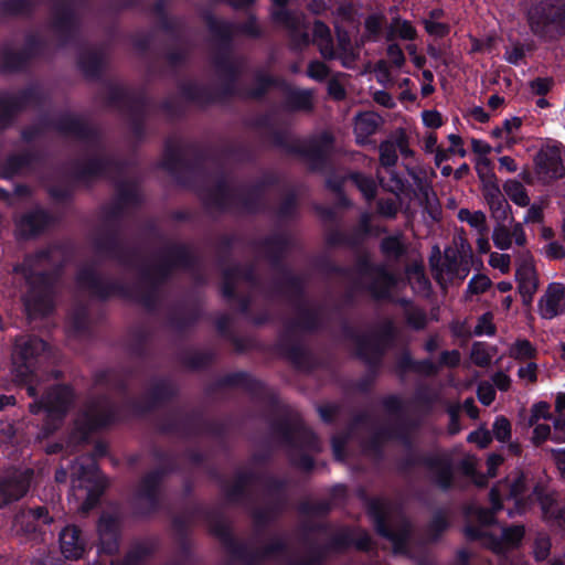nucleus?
I'll list each match as a JSON object with an SVG mask.
<instances>
[{"mask_svg": "<svg viewBox=\"0 0 565 565\" xmlns=\"http://www.w3.org/2000/svg\"><path fill=\"white\" fill-rule=\"evenodd\" d=\"M252 245L264 253L270 268L281 276L273 281L274 291L286 296L298 313L297 318L286 322L274 345L275 351L296 369H310L311 355L296 334L298 331L317 332L322 327V318L320 309L306 305L305 280L300 275L294 274L285 262L290 248V238L285 233H274L253 242Z\"/></svg>", "mask_w": 565, "mask_h": 565, "instance_id": "1", "label": "nucleus"}, {"mask_svg": "<svg viewBox=\"0 0 565 565\" xmlns=\"http://www.w3.org/2000/svg\"><path fill=\"white\" fill-rule=\"evenodd\" d=\"M212 388H242L253 398L264 403L269 414L277 417L270 420L269 427L273 435L286 447L289 463L303 472H311L315 469L316 462L310 454L321 451L318 435L305 424L297 412L282 404L278 395L268 390L265 382L246 371H236L217 379Z\"/></svg>", "mask_w": 565, "mask_h": 565, "instance_id": "2", "label": "nucleus"}, {"mask_svg": "<svg viewBox=\"0 0 565 565\" xmlns=\"http://www.w3.org/2000/svg\"><path fill=\"white\" fill-rule=\"evenodd\" d=\"M46 348L44 340L31 335L17 340L12 353L14 381L33 398L29 412L35 416L39 440L50 438L62 428L74 402V391L67 384H53L39 395L35 364Z\"/></svg>", "mask_w": 565, "mask_h": 565, "instance_id": "3", "label": "nucleus"}, {"mask_svg": "<svg viewBox=\"0 0 565 565\" xmlns=\"http://www.w3.org/2000/svg\"><path fill=\"white\" fill-rule=\"evenodd\" d=\"M383 409L394 417L396 422L381 428L379 435L386 440L398 441L407 454L398 461L399 471H409L416 467H424L431 473L433 483L441 491H449L455 486V468L452 458L445 451L420 454L415 451L412 433L418 427L417 423L406 416L403 398L397 394H388L381 399Z\"/></svg>", "mask_w": 565, "mask_h": 565, "instance_id": "4", "label": "nucleus"}, {"mask_svg": "<svg viewBox=\"0 0 565 565\" xmlns=\"http://www.w3.org/2000/svg\"><path fill=\"white\" fill-rule=\"evenodd\" d=\"M164 252L158 264L140 270V280L147 288L140 294L139 301L149 310L156 307L159 289L171 278L175 269L194 271L200 266V258L184 243L171 244Z\"/></svg>", "mask_w": 565, "mask_h": 565, "instance_id": "5", "label": "nucleus"}, {"mask_svg": "<svg viewBox=\"0 0 565 565\" xmlns=\"http://www.w3.org/2000/svg\"><path fill=\"white\" fill-rule=\"evenodd\" d=\"M270 140L276 148L305 159L311 172L322 173L330 168L329 151L334 138L328 131L321 132L318 137H311L301 141L299 139L290 140L286 131L273 129L270 131Z\"/></svg>", "mask_w": 565, "mask_h": 565, "instance_id": "6", "label": "nucleus"}, {"mask_svg": "<svg viewBox=\"0 0 565 565\" xmlns=\"http://www.w3.org/2000/svg\"><path fill=\"white\" fill-rule=\"evenodd\" d=\"M526 20L531 32L545 43L565 36V0H532Z\"/></svg>", "mask_w": 565, "mask_h": 565, "instance_id": "7", "label": "nucleus"}, {"mask_svg": "<svg viewBox=\"0 0 565 565\" xmlns=\"http://www.w3.org/2000/svg\"><path fill=\"white\" fill-rule=\"evenodd\" d=\"M13 271L25 280L23 302L26 310L40 315L52 312L58 275L50 270L32 271L23 266H14Z\"/></svg>", "mask_w": 565, "mask_h": 565, "instance_id": "8", "label": "nucleus"}, {"mask_svg": "<svg viewBox=\"0 0 565 565\" xmlns=\"http://www.w3.org/2000/svg\"><path fill=\"white\" fill-rule=\"evenodd\" d=\"M175 471L173 460L146 472L139 480L134 502V514L138 518H150L161 510V488L164 478Z\"/></svg>", "mask_w": 565, "mask_h": 565, "instance_id": "9", "label": "nucleus"}, {"mask_svg": "<svg viewBox=\"0 0 565 565\" xmlns=\"http://www.w3.org/2000/svg\"><path fill=\"white\" fill-rule=\"evenodd\" d=\"M366 513L372 520L375 532L392 543L394 553L406 554L413 532L411 521L402 515L397 527L393 529L390 524L387 504L380 498L366 500Z\"/></svg>", "mask_w": 565, "mask_h": 565, "instance_id": "10", "label": "nucleus"}, {"mask_svg": "<svg viewBox=\"0 0 565 565\" xmlns=\"http://www.w3.org/2000/svg\"><path fill=\"white\" fill-rule=\"evenodd\" d=\"M186 148L194 152L192 161L184 157V149L181 146L170 139L167 140L160 167L173 178L178 185L192 189L194 180L191 174L196 168L202 166L205 154L193 143L188 145Z\"/></svg>", "mask_w": 565, "mask_h": 565, "instance_id": "11", "label": "nucleus"}, {"mask_svg": "<svg viewBox=\"0 0 565 565\" xmlns=\"http://www.w3.org/2000/svg\"><path fill=\"white\" fill-rule=\"evenodd\" d=\"M203 19L210 33L218 43V52L213 58L214 66L225 78L238 79L239 68L231 60L233 45L232 22L220 20L212 12H206Z\"/></svg>", "mask_w": 565, "mask_h": 565, "instance_id": "12", "label": "nucleus"}, {"mask_svg": "<svg viewBox=\"0 0 565 565\" xmlns=\"http://www.w3.org/2000/svg\"><path fill=\"white\" fill-rule=\"evenodd\" d=\"M354 269L361 277H373L364 289L374 300H392V291L398 284V277L386 265L373 263L367 255H362L358 257Z\"/></svg>", "mask_w": 565, "mask_h": 565, "instance_id": "13", "label": "nucleus"}, {"mask_svg": "<svg viewBox=\"0 0 565 565\" xmlns=\"http://www.w3.org/2000/svg\"><path fill=\"white\" fill-rule=\"evenodd\" d=\"M45 102V94L39 85L32 84L15 94L0 96V130L12 126L15 118L29 107H40Z\"/></svg>", "mask_w": 565, "mask_h": 565, "instance_id": "14", "label": "nucleus"}, {"mask_svg": "<svg viewBox=\"0 0 565 565\" xmlns=\"http://www.w3.org/2000/svg\"><path fill=\"white\" fill-rule=\"evenodd\" d=\"M192 516H200L206 521L211 533L218 539L227 553L234 559L241 562L247 552V544L235 537L231 525L221 511L205 508L202 504H195L192 507Z\"/></svg>", "mask_w": 565, "mask_h": 565, "instance_id": "15", "label": "nucleus"}, {"mask_svg": "<svg viewBox=\"0 0 565 565\" xmlns=\"http://www.w3.org/2000/svg\"><path fill=\"white\" fill-rule=\"evenodd\" d=\"M75 281L81 289L87 290L92 297L103 302L113 297L129 299L132 296L127 284L115 279H103L92 266L79 268Z\"/></svg>", "mask_w": 565, "mask_h": 565, "instance_id": "16", "label": "nucleus"}, {"mask_svg": "<svg viewBox=\"0 0 565 565\" xmlns=\"http://www.w3.org/2000/svg\"><path fill=\"white\" fill-rule=\"evenodd\" d=\"M95 250L117 260L126 267H134L135 259L139 256L137 248L127 247L121 239L120 225H104L100 234L94 241Z\"/></svg>", "mask_w": 565, "mask_h": 565, "instance_id": "17", "label": "nucleus"}, {"mask_svg": "<svg viewBox=\"0 0 565 565\" xmlns=\"http://www.w3.org/2000/svg\"><path fill=\"white\" fill-rule=\"evenodd\" d=\"M179 395L175 384L168 377L156 379L142 399L130 398L128 407L136 416H146L163 407Z\"/></svg>", "mask_w": 565, "mask_h": 565, "instance_id": "18", "label": "nucleus"}, {"mask_svg": "<svg viewBox=\"0 0 565 565\" xmlns=\"http://www.w3.org/2000/svg\"><path fill=\"white\" fill-rule=\"evenodd\" d=\"M43 126L52 128L61 135L74 137L89 147H97L100 142V134L96 127L70 113L61 115L55 120H46Z\"/></svg>", "mask_w": 565, "mask_h": 565, "instance_id": "19", "label": "nucleus"}, {"mask_svg": "<svg viewBox=\"0 0 565 565\" xmlns=\"http://www.w3.org/2000/svg\"><path fill=\"white\" fill-rule=\"evenodd\" d=\"M55 222L51 212L35 206L14 217V233L18 239L30 241L43 235Z\"/></svg>", "mask_w": 565, "mask_h": 565, "instance_id": "20", "label": "nucleus"}, {"mask_svg": "<svg viewBox=\"0 0 565 565\" xmlns=\"http://www.w3.org/2000/svg\"><path fill=\"white\" fill-rule=\"evenodd\" d=\"M122 170L121 161L111 156H93L84 163L76 162L72 172V178L82 183H88L93 180L106 178L111 172H120Z\"/></svg>", "mask_w": 565, "mask_h": 565, "instance_id": "21", "label": "nucleus"}, {"mask_svg": "<svg viewBox=\"0 0 565 565\" xmlns=\"http://www.w3.org/2000/svg\"><path fill=\"white\" fill-rule=\"evenodd\" d=\"M279 184V178L274 172H265L256 180L247 191L237 196V204L241 210L250 215H256L265 210L266 190Z\"/></svg>", "mask_w": 565, "mask_h": 565, "instance_id": "22", "label": "nucleus"}, {"mask_svg": "<svg viewBox=\"0 0 565 565\" xmlns=\"http://www.w3.org/2000/svg\"><path fill=\"white\" fill-rule=\"evenodd\" d=\"M52 28L63 45L77 38L79 21L71 0H56L53 7Z\"/></svg>", "mask_w": 565, "mask_h": 565, "instance_id": "23", "label": "nucleus"}, {"mask_svg": "<svg viewBox=\"0 0 565 565\" xmlns=\"http://www.w3.org/2000/svg\"><path fill=\"white\" fill-rule=\"evenodd\" d=\"M53 522L49 509L44 505L21 509L14 516V526L18 532L38 540L45 534L44 527Z\"/></svg>", "mask_w": 565, "mask_h": 565, "instance_id": "24", "label": "nucleus"}, {"mask_svg": "<svg viewBox=\"0 0 565 565\" xmlns=\"http://www.w3.org/2000/svg\"><path fill=\"white\" fill-rule=\"evenodd\" d=\"M534 169L540 180L554 181L565 177V166L557 146L542 147L534 157Z\"/></svg>", "mask_w": 565, "mask_h": 565, "instance_id": "25", "label": "nucleus"}, {"mask_svg": "<svg viewBox=\"0 0 565 565\" xmlns=\"http://www.w3.org/2000/svg\"><path fill=\"white\" fill-rule=\"evenodd\" d=\"M202 420L200 412H190L181 416L168 415L159 424V431L166 435H174L184 439L199 436L198 423Z\"/></svg>", "mask_w": 565, "mask_h": 565, "instance_id": "26", "label": "nucleus"}, {"mask_svg": "<svg viewBox=\"0 0 565 565\" xmlns=\"http://www.w3.org/2000/svg\"><path fill=\"white\" fill-rule=\"evenodd\" d=\"M61 554L70 561H78L88 552L87 539L75 524L65 525L58 533Z\"/></svg>", "mask_w": 565, "mask_h": 565, "instance_id": "27", "label": "nucleus"}, {"mask_svg": "<svg viewBox=\"0 0 565 565\" xmlns=\"http://www.w3.org/2000/svg\"><path fill=\"white\" fill-rule=\"evenodd\" d=\"M32 471L8 470L0 475V492L6 497L8 503L23 498L29 491Z\"/></svg>", "mask_w": 565, "mask_h": 565, "instance_id": "28", "label": "nucleus"}, {"mask_svg": "<svg viewBox=\"0 0 565 565\" xmlns=\"http://www.w3.org/2000/svg\"><path fill=\"white\" fill-rule=\"evenodd\" d=\"M149 106V97L145 93H139L131 98V103H128L124 110L127 115L130 132L138 140H142L146 136Z\"/></svg>", "mask_w": 565, "mask_h": 565, "instance_id": "29", "label": "nucleus"}, {"mask_svg": "<svg viewBox=\"0 0 565 565\" xmlns=\"http://www.w3.org/2000/svg\"><path fill=\"white\" fill-rule=\"evenodd\" d=\"M263 475L253 470L237 471L232 484L224 488V495L227 503L239 504L250 500L248 486L262 481Z\"/></svg>", "mask_w": 565, "mask_h": 565, "instance_id": "30", "label": "nucleus"}, {"mask_svg": "<svg viewBox=\"0 0 565 565\" xmlns=\"http://www.w3.org/2000/svg\"><path fill=\"white\" fill-rule=\"evenodd\" d=\"M490 179L483 188V198L489 205L492 217L498 223H503L511 213V206L500 190L495 174H491Z\"/></svg>", "mask_w": 565, "mask_h": 565, "instance_id": "31", "label": "nucleus"}, {"mask_svg": "<svg viewBox=\"0 0 565 565\" xmlns=\"http://www.w3.org/2000/svg\"><path fill=\"white\" fill-rule=\"evenodd\" d=\"M134 371L131 369L99 370L94 374V384L120 394H126L129 390V381Z\"/></svg>", "mask_w": 565, "mask_h": 565, "instance_id": "32", "label": "nucleus"}, {"mask_svg": "<svg viewBox=\"0 0 565 565\" xmlns=\"http://www.w3.org/2000/svg\"><path fill=\"white\" fill-rule=\"evenodd\" d=\"M237 200L224 177L220 178L213 189H209L201 194V200L205 207H214L221 212L228 211L234 200Z\"/></svg>", "mask_w": 565, "mask_h": 565, "instance_id": "33", "label": "nucleus"}, {"mask_svg": "<svg viewBox=\"0 0 565 565\" xmlns=\"http://www.w3.org/2000/svg\"><path fill=\"white\" fill-rule=\"evenodd\" d=\"M271 19L276 24L282 25L289 31V39L294 49H302L310 44L309 34L300 31V21L292 11L271 12Z\"/></svg>", "mask_w": 565, "mask_h": 565, "instance_id": "34", "label": "nucleus"}, {"mask_svg": "<svg viewBox=\"0 0 565 565\" xmlns=\"http://www.w3.org/2000/svg\"><path fill=\"white\" fill-rule=\"evenodd\" d=\"M281 90L286 94L281 108L285 111H311L313 109V92L308 88H295L288 82Z\"/></svg>", "mask_w": 565, "mask_h": 565, "instance_id": "35", "label": "nucleus"}, {"mask_svg": "<svg viewBox=\"0 0 565 565\" xmlns=\"http://www.w3.org/2000/svg\"><path fill=\"white\" fill-rule=\"evenodd\" d=\"M564 300V287L561 284H551L539 302L541 316L544 319H553L564 313L565 309L562 307Z\"/></svg>", "mask_w": 565, "mask_h": 565, "instance_id": "36", "label": "nucleus"}, {"mask_svg": "<svg viewBox=\"0 0 565 565\" xmlns=\"http://www.w3.org/2000/svg\"><path fill=\"white\" fill-rule=\"evenodd\" d=\"M287 86V81L264 72H256L254 76V86L244 89V98L262 100L268 94L270 88Z\"/></svg>", "mask_w": 565, "mask_h": 565, "instance_id": "37", "label": "nucleus"}, {"mask_svg": "<svg viewBox=\"0 0 565 565\" xmlns=\"http://www.w3.org/2000/svg\"><path fill=\"white\" fill-rule=\"evenodd\" d=\"M351 546L360 552L367 553L373 548V541L371 535L364 530L361 531V534L356 539L352 537L349 531L339 532L330 537L329 547L342 550L343 553Z\"/></svg>", "mask_w": 565, "mask_h": 565, "instance_id": "38", "label": "nucleus"}, {"mask_svg": "<svg viewBox=\"0 0 565 565\" xmlns=\"http://www.w3.org/2000/svg\"><path fill=\"white\" fill-rule=\"evenodd\" d=\"M288 552V544L281 537H276L260 550L250 551L247 547L246 554L242 557L241 562L245 565H258L260 562L276 555Z\"/></svg>", "mask_w": 565, "mask_h": 565, "instance_id": "39", "label": "nucleus"}, {"mask_svg": "<svg viewBox=\"0 0 565 565\" xmlns=\"http://www.w3.org/2000/svg\"><path fill=\"white\" fill-rule=\"evenodd\" d=\"M28 68L20 50H14L9 43L0 45V74H19Z\"/></svg>", "mask_w": 565, "mask_h": 565, "instance_id": "40", "label": "nucleus"}, {"mask_svg": "<svg viewBox=\"0 0 565 565\" xmlns=\"http://www.w3.org/2000/svg\"><path fill=\"white\" fill-rule=\"evenodd\" d=\"M518 281V290L522 298L523 305L527 306L532 302L533 296L537 290L539 281L533 267L521 266L515 271Z\"/></svg>", "mask_w": 565, "mask_h": 565, "instance_id": "41", "label": "nucleus"}, {"mask_svg": "<svg viewBox=\"0 0 565 565\" xmlns=\"http://www.w3.org/2000/svg\"><path fill=\"white\" fill-rule=\"evenodd\" d=\"M77 67L87 78H99L103 72V54L96 50H86L78 54Z\"/></svg>", "mask_w": 565, "mask_h": 565, "instance_id": "42", "label": "nucleus"}, {"mask_svg": "<svg viewBox=\"0 0 565 565\" xmlns=\"http://www.w3.org/2000/svg\"><path fill=\"white\" fill-rule=\"evenodd\" d=\"M119 417L118 408L115 405H109L105 409L87 413L85 415V426L89 431L107 428L119 422Z\"/></svg>", "mask_w": 565, "mask_h": 565, "instance_id": "43", "label": "nucleus"}, {"mask_svg": "<svg viewBox=\"0 0 565 565\" xmlns=\"http://www.w3.org/2000/svg\"><path fill=\"white\" fill-rule=\"evenodd\" d=\"M216 354L213 351L185 350L179 354V362L191 371L207 369L214 363Z\"/></svg>", "mask_w": 565, "mask_h": 565, "instance_id": "44", "label": "nucleus"}, {"mask_svg": "<svg viewBox=\"0 0 565 565\" xmlns=\"http://www.w3.org/2000/svg\"><path fill=\"white\" fill-rule=\"evenodd\" d=\"M451 523L445 510H436L424 529L425 539L428 543H437Z\"/></svg>", "mask_w": 565, "mask_h": 565, "instance_id": "45", "label": "nucleus"}, {"mask_svg": "<svg viewBox=\"0 0 565 565\" xmlns=\"http://www.w3.org/2000/svg\"><path fill=\"white\" fill-rule=\"evenodd\" d=\"M181 96L188 102L198 105H211L215 103L213 93L205 86L194 82H185L179 86Z\"/></svg>", "mask_w": 565, "mask_h": 565, "instance_id": "46", "label": "nucleus"}, {"mask_svg": "<svg viewBox=\"0 0 565 565\" xmlns=\"http://www.w3.org/2000/svg\"><path fill=\"white\" fill-rule=\"evenodd\" d=\"M33 169L28 156L26 150L11 153L7 156L2 166L0 177L2 179H12L15 175H19L23 170Z\"/></svg>", "mask_w": 565, "mask_h": 565, "instance_id": "47", "label": "nucleus"}, {"mask_svg": "<svg viewBox=\"0 0 565 565\" xmlns=\"http://www.w3.org/2000/svg\"><path fill=\"white\" fill-rule=\"evenodd\" d=\"M105 88V104L122 111L127 108V104L131 103V98L138 95L119 84L107 83Z\"/></svg>", "mask_w": 565, "mask_h": 565, "instance_id": "48", "label": "nucleus"}, {"mask_svg": "<svg viewBox=\"0 0 565 565\" xmlns=\"http://www.w3.org/2000/svg\"><path fill=\"white\" fill-rule=\"evenodd\" d=\"M380 252L387 258L399 260L407 254V245L403 239V234L397 233L383 237L380 242Z\"/></svg>", "mask_w": 565, "mask_h": 565, "instance_id": "49", "label": "nucleus"}, {"mask_svg": "<svg viewBox=\"0 0 565 565\" xmlns=\"http://www.w3.org/2000/svg\"><path fill=\"white\" fill-rule=\"evenodd\" d=\"M395 339V328L392 321L385 322L377 332L367 334L366 350L374 352L377 348L386 354L388 345Z\"/></svg>", "mask_w": 565, "mask_h": 565, "instance_id": "50", "label": "nucleus"}, {"mask_svg": "<svg viewBox=\"0 0 565 565\" xmlns=\"http://www.w3.org/2000/svg\"><path fill=\"white\" fill-rule=\"evenodd\" d=\"M34 10L33 0H0V18L30 17Z\"/></svg>", "mask_w": 565, "mask_h": 565, "instance_id": "51", "label": "nucleus"}, {"mask_svg": "<svg viewBox=\"0 0 565 565\" xmlns=\"http://www.w3.org/2000/svg\"><path fill=\"white\" fill-rule=\"evenodd\" d=\"M330 546V540L319 545L316 543L310 544L308 555L303 558L291 561L289 565H322L329 553H342V550H335Z\"/></svg>", "mask_w": 565, "mask_h": 565, "instance_id": "52", "label": "nucleus"}, {"mask_svg": "<svg viewBox=\"0 0 565 565\" xmlns=\"http://www.w3.org/2000/svg\"><path fill=\"white\" fill-rule=\"evenodd\" d=\"M380 122L379 117L372 113L361 114L356 117L354 132L356 141L364 143L371 136H373L379 129Z\"/></svg>", "mask_w": 565, "mask_h": 565, "instance_id": "53", "label": "nucleus"}, {"mask_svg": "<svg viewBox=\"0 0 565 565\" xmlns=\"http://www.w3.org/2000/svg\"><path fill=\"white\" fill-rule=\"evenodd\" d=\"M284 507V502L279 500H273L265 508L254 509L252 512V516L257 529H265L273 521L277 519V516L281 513Z\"/></svg>", "mask_w": 565, "mask_h": 565, "instance_id": "54", "label": "nucleus"}, {"mask_svg": "<svg viewBox=\"0 0 565 565\" xmlns=\"http://www.w3.org/2000/svg\"><path fill=\"white\" fill-rule=\"evenodd\" d=\"M355 356L366 365L367 372L365 376L367 379H372V382L374 383L383 366V360L385 356L383 355V351L377 348L374 352L365 349L356 352Z\"/></svg>", "mask_w": 565, "mask_h": 565, "instance_id": "55", "label": "nucleus"}, {"mask_svg": "<svg viewBox=\"0 0 565 565\" xmlns=\"http://www.w3.org/2000/svg\"><path fill=\"white\" fill-rule=\"evenodd\" d=\"M348 180L356 186L366 201L371 202L375 199L377 185L372 175L360 171H352L348 173Z\"/></svg>", "mask_w": 565, "mask_h": 565, "instance_id": "56", "label": "nucleus"}, {"mask_svg": "<svg viewBox=\"0 0 565 565\" xmlns=\"http://www.w3.org/2000/svg\"><path fill=\"white\" fill-rule=\"evenodd\" d=\"M114 201L124 207L138 206L141 203L137 186L128 181H120L116 184Z\"/></svg>", "mask_w": 565, "mask_h": 565, "instance_id": "57", "label": "nucleus"}, {"mask_svg": "<svg viewBox=\"0 0 565 565\" xmlns=\"http://www.w3.org/2000/svg\"><path fill=\"white\" fill-rule=\"evenodd\" d=\"M200 320V310L193 308L186 312H173L169 316V324L178 332H184Z\"/></svg>", "mask_w": 565, "mask_h": 565, "instance_id": "58", "label": "nucleus"}, {"mask_svg": "<svg viewBox=\"0 0 565 565\" xmlns=\"http://www.w3.org/2000/svg\"><path fill=\"white\" fill-rule=\"evenodd\" d=\"M395 35L402 40L414 41L417 38V31L408 20H403L399 17L392 20L390 31L386 34V40L392 41Z\"/></svg>", "mask_w": 565, "mask_h": 565, "instance_id": "59", "label": "nucleus"}, {"mask_svg": "<svg viewBox=\"0 0 565 565\" xmlns=\"http://www.w3.org/2000/svg\"><path fill=\"white\" fill-rule=\"evenodd\" d=\"M45 46V41L38 34L30 33L25 36L24 45L20 51L28 67L34 58L39 57L43 53Z\"/></svg>", "mask_w": 565, "mask_h": 565, "instance_id": "60", "label": "nucleus"}, {"mask_svg": "<svg viewBox=\"0 0 565 565\" xmlns=\"http://www.w3.org/2000/svg\"><path fill=\"white\" fill-rule=\"evenodd\" d=\"M326 244L329 247L348 246L356 248L362 244V238L356 235H349L339 228H334L326 234Z\"/></svg>", "mask_w": 565, "mask_h": 565, "instance_id": "61", "label": "nucleus"}, {"mask_svg": "<svg viewBox=\"0 0 565 565\" xmlns=\"http://www.w3.org/2000/svg\"><path fill=\"white\" fill-rule=\"evenodd\" d=\"M503 189L514 204L522 207L530 204V196L520 181L509 180L504 183Z\"/></svg>", "mask_w": 565, "mask_h": 565, "instance_id": "62", "label": "nucleus"}, {"mask_svg": "<svg viewBox=\"0 0 565 565\" xmlns=\"http://www.w3.org/2000/svg\"><path fill=\"white\" fill-rule=\"evenodd\" d=\"M536 354L535 347L527 339H518L509 349V356L518 361L534 359Z\"/></svg>", "mask_w": 565, "mask_h": 565, "instance_id": "63", "label": "nucleus"}, {"mask_svg": "<svg viewBox=\"0 0 565 565\" xmlns=\"http://www.w3.org/2000/svg\"><path fill=\"white\" fill-rule=\"evenodd\" d=\"M71 324L74 331L79 334L90 331L89 311L85 306H79L72 312Z\"/></svg>", "mask_w": 565, "mask_h": 565, "instance_id": "64", "label": "nucleus"}]
</instances>
